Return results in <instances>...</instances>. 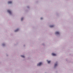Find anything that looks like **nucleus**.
I'll return each instance as SVG.
<instances>
[{
	"label": "nucleus",
	"instance_id": "nucleus-8",
	"mask_svg": "<svg viewBox=\"0 0 73 73\" xmlns=\"http://www.w3.org/2000/svg\"><path fill=\"white\" fill-rule=\"evenodd\" d=\"M47 61L48 62V64H49V63H50V61H48L47 60Z\"/></svg>",
	"mask_w": 73,
	"mask_h": 73
},
{
	"label": "nucleus",
	"instance_id": "nucleus-2",
	"mask_svg": "<svg viewBox=\"0 0 73 73\" xmlns=\"http://www.w3.org/2000/svg\"><path fill=\"white\" fill-rule=\"evenodd\" d=\"M7 12H8V13H9L10 14H11V11H10V10H8Z\"/></svg>",
	"mask_w": 73,
	"mask_h": 73
},
{
	"label": "nucleus",
	"instance_id": "nucleus-3",
	"mask_svg": "<svg viewBox=\"0 0 73 73\" xmlns=\"http://www.w3.org/2000/svg\"><path fill=\"white\" fill-rule=\"evenodd\" d=\"M55 34H56V35H59L60 33L58 32H56L55 33Z\"/></svg>",
	"mask_w": 73,
	"mask_h": 73
},
{
	"label": "nucleus",
	"instance_id": "nucleus-9",
	"mask_svg": "<svg viewBox=\"0 0 73 73\" xmlns=\"http://www.w3.org/2000/svg\"><path fill=\"white\" fill-rule=\"evenodd\" d=\"M50 27L51 28H52V27H54V25H50Z\"/></svg>",
	"mask_w": 73,
	"mask_h": 73
},
{
	"label": "nucleus",
	"instance_id": "nucleus-7",
	"mask_svg": "<svg viewBox=\"0 0 73 73\" xmlns=\"http://www.w3.org/2000/svg\"><path fill=\"white\" fill-rule=\"evenodd\" d=\"M21 57H22L23 58H24V57H25V56L23 55H21Z\"/></svg>",
	"mask_w": 73,
	"mask_h": 73
},
{
	"label": "nucleus",
	"instance_id": "nucleus-11",
	"mask_svg": "<svg viewBox=\"0 0 73 73\" xmlns=\"http://www.w3.org/2000/svg\"><path fill=\"white\" fill-rule=\"evenodd\" d=\"M23 18H22L21 19V21H23Z\"/></svg>",
	"mask_w": 73,
	"mask_h": 73
},
{
	"label": "nucleus",
	"instance_id": "nucleus-13",
	"mask_svg": "<svg viewBox=\"0 0 73 73\" xmlns=\"http://www.w3.org/2000/svg\"><path fill=\"white\" fill-rule=\"evenodd\" d=\"M3 46L5 45L4 44H3Z\"/></svg>",
	"mask_w": 73,
	"mask_h": 73
},
{
	"label": "nucleus",
	"instance_id": "nucleus-5",
	"mask_svg": "<svg viewBox=\"0 0 73 73\" xmlns=\"http://www.w3.org/2000/svg\"><path fill=\"white\" fill-rule=\"evenodd\" d=\"M12 3L11 1H9L8 2V4H11Z\"/></svg>",
	"mask_w": 73,
	"mask_h": 73
},
{
	"label": "nucleus",
	"instance_id": "nucleus-1",
	"mask_svg": "<svg viewBox=\"0 0 73 73\" xmlns=\"http://www.w3.org/2000/svg\"><path fill=\"white\" fill-rule=\"evenodd\" d=\"M42 64V63L41 62H40L37 64V66H40V65Z\"/></svg>",
	"mask_w": 73,
	"mask_h": 73
},
{
	"label": "nucleus",
	"instance_id": "nucleus-12",
	"mask_svg": "<svg viewBox=\"0 0 73 73\" xmlns=\"http://www.w3.org/2000/svg\"><path fill=\"white\" fill-rule=\"evenodd\" d=\"M42 19H43L42 18H40V19H41V20H42Z\"/></svg>",
	"mask_w": 73,
	"mask_h": 73
},
{
	"label": "nucleus",
	"instance_id": "nucleus-6",
	"mask_svg": "<svg viewBox=\"0 0 73 73\" xmlns=\"http://www.w3.org/2000/svg\"><path fill=\"white\" fill-rule=\"evenodd\" d=\"M57 65V63H56L55 64L54 67H56Z\"/></svg>",
	"mask_w": 73,
	"mask_h": 73
},
{
	"label": "nucleus",
	"instance_id": "nucleus-10",
	"mask_svg": "<svg viewBox=\"0 0 73 73\" xmlns=\"http://www.w3.org/2000/svg\"><path fill=\"white\" fill-rule=\"evenodd\" d=\"M19 31V29H17V30H15V32H17Z\"/></svg>",
	"mask_w": 73,
	"mask_h": 73
},
{
	"label": "nucleus",
	"instance_id": "nucleus-4",
	"mask_svg": "<svg viewBox=\"0 0 73 73\" xmlns=\"http://www.w3.org/2000/svg\"><path fill=\"white\" fill-rule=\"evenodd\" d=\"M52 55L53 56H56V54H54V53H52Z\"/></svg>",
	"mask_w": 73,
	"mask_h": 73
}]
</instances>
